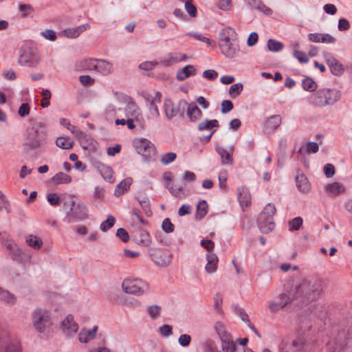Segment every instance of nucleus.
Here are the masks:
<instances>
[{
    "label": "nucleus",
    "mask_w": 352,
    "mask_h": 352,
    "mask_svg": "<svg viewBox=\"0 0 352 352\" xmlns=\"http://www.w3.org/2000/svg\"><path fill=\"white\" fill-rule=\"evenodd\" d=\"M334 322L331 338L327 344V352H343L351 337L352 321L347 319L338 324L336 321Z\"/></svg>",
    "instance_id": "1"
},
{
    "label": "nucleus",
    "mask_w": 352,
    "mask_h": 352,
    "mask_svg": "<svg viewBox=\"0 0 352 352\" xmlns=\"http://www.w3.org/2000/svg\"><path fill=\"white\" fill-rule=\"evenodd\" d=\"M321 293L320 287L308 280L296 283L289 291V295L292 297V300H299L305 304L318 299Z\"/></svg>",
    "instance_id": "2"
},
{
    "label": "nucleus",
    "mask_w": 352,
    "mask_h": 352,
    "mask_svg": "<svg viewBox=\"0 0 352 352\" xmlns=\"http://www.w3.org/2000/svg\"><path fill=\"white\" fill-rule=\"evenodd\" d=\"M47 136L45 125L41 122H34L26 130L24 145L30 150H36L45 144Z\"/></svg>",
    "instance_id": "3"
},
{
    "label": "nucleus",
    "mask_w": 352,
    "mask_h": 352,
    "mask_svg": "<svg viewBox=\"0 0 352 352\" xmlns=\"http://www.w3.org/2000/svg\"><path fill=\"white\" fill-rule=\"evenodd\" d=\"M340 97L341 92L336 89H320L311 96V104L318 107L333 105L340 100Z\"/></svg>",
    "instance_id": "4"
},
{
    "label": "nucleus",
    "mask_w": 352,
    "mask_h": 352,
    "mask_svg": "<svg viewBox=\"0 0 352 352\" xmlns=\"http://www.w3.org/2000/svg\"><path fill=\"white\" fill-rule=\"evenodd\" d=\"M31 318L33 327L41 333L45 332L53 324L51 313L46 309L36 308L32 311Z\"/></svg>",
    "instance_id": "5"
},
{
    "label": "nucleus",
    "mask_w": 352,
    "mask_h": 352,
    "mask_svg": "<svg viewBox=\"0 0 352 352\" xmlns=\"http://www.w3.org/2000/svg\"><path fill=\"white\" fill-rule=\"evenodd\" d=\"M122 289L126 294L140 296L149 292L150 285L143 279L127 278L122 281Z\"/></svg>",
    "instance_id": "6"
},
{
    "label": "nucleus",
    "mask_w": 352,
    "mask_h": 352,
    "mask_svg": "<svg viewBox=\"0 0 352 352\" xmlns=\"http://www.w3.org/2000/svg\"><path fill=\"white\" fill-rule=\"evenodd\" d=\"M306 344L307 340L302 335L294 338H285L279 346V352H302Z\"/></svg>",
    "instance_id": "7"
},
{
    "label": "nucleus",
    "mask_w": 352,
    "mask_h": 352,
    "mask_svg": "<svg viewBox=\"0 0 352 352\" xmlns=\"http://www.w3.org/2000/svg\"><path fill=\"white\" fill-rule=\"evenodd\" d=\"M133 145L138 153L141 155L145 160H149L155 155V147L147 139L136 138L133 141Z\"/></svg>",
    "instance_id": "8"
},
{
    "label": "nucleus",
    "mask_w": 352,
    "mask_h": 352,
    "mask_svg": "<svg viewBox=\"0 0 352 352\" xmlns=\"http://www.w3.org/2000/svg\"><path fill=\"white\" fill-rule=\"evenodd\" d=\"M39 63L40 55L36 48L24 47L21 50V54L19 58V63L20 65L35 67Z\"/></svg>",
    "instance_id": "9"
},
{
    "label": "nucleus",
    "mask_w": 352,
    "mask_h": 352,
    "mask_svg": "<svg viewBox=\"0 0 352 352\" xmlns=\"http://www.w3.org/2000/svg\"><path fill=\"white\" fill-rule=\"evenodd\" d=\"M149 255L155 265L160 267H166L172 261V254L166 249L151 248Z\"/></svg>",
    "instance_id": "10"
},
{
    "label": "nucleus",
    "mask_w": 352,
    "mask_h": 352,
    "mask_svg": "<svg viewBox=\"0 0 352 352\" xmlns=\"http://www.w3.org/2000/svg\"><path fill=\"white\" fill-rule=\"evenodd\" d=\"M2 245L6 249L9 255L13 261L18 263H22L24 261V254L21 249L12 239L9 238L5 239L1 237Z\"/></svg>",
    "instance_id": "11"
},
{
    "label": "nucleus",
    "mask_w": 352,
    "mask_h": 352,
    "mask_svg": "<svg viewBox=\"0 0 352 352\" xmlns=\"http://www.w3.org/2000/svg\"><path fill=\"white\" fill-rule=\"evenodd\" d=\"M79 329L78 323L74 320L72 314H68L60 324V330L62 333L67 337H72Z\"/></svg>",
    "instance_id": "12"
},
{
    "label": "nucleus",
    "mask_w": 352,
    "mask_h": 352,
    "mask_svg": "<svg viewBox=\"0 0 352 352\" xmlns=\"http://www.w3.org/2000/svg\"><path fill=\"white\" fill-rule=\"evenodd\" d=\"M292 298L291 296L285 294H281L269 302V309L271 313L276 314L284 308L288 303L291 302Z\"/></svg>",
    "instance_id": "13"
},
{
    "label": "nucleus",
    "mask_w": 352,
    "mask_h": 352,
    "mask_svg": "<svg viewBox=\"0 0 352 352\" xmlns=\"http://www.w3.org/2000/svg\"><path fill=\"white\" fill-rule=\"evenodd\" d=\"M188 102L185 100H181L177 107H175L173 101L168 98L164 100V108L166 116L168 119H171L179 113V109H183L187 106Z\"/></svg>",
    "instance_id": "14"
},
{
    "label": "nucleus",
    "mask_w": 352,
    "mask_h": 352,
    "mask_svg": "<svg viewBox=\"0 0 352 352\" xmlns=\"http://www.w3.org/2000/svg\"><path fill=\"white\" fill-rule=\"evenodd\" d=\"M322 56L331 69V73L335 76H340L344 72V67L331 53L323 52Z\"/></svg>",
    "instance_id": "15"
},
{
    "label": "nucleus",
    "mask_w": 352,
    "mask_h": 352,
    "mask_svg": "<svg viewBox=\"0 0 352 352\" xmlns=\"http://www.w3.org/2000/svg\"><path fill=\"white\" fill-rule=\"evenodd\" d=\"M219 47L221 53L228 58H232L236 56L240 50L239 40L219 44Z\"/></svg>",
    "instance_id": "16"
},
{
    "label": "nucleus",
    "mask_w": 352,
    "mask_h": 352,
    "mask_svg": "<svg viewBox=\"0 0 352 352\" xmlns=\"http://www.w3.org/2000/svg\"><path fill=\"white\" fill-rule=\"evenodd\" d=\"M236 40H239V38L234 29L226 27L219 32V44L229 43Z\"/></svg>",
    "instance_id": "17"
},
{
    "label": "nucleus",
    "mask_w": 352,
    "mask_h": 352,
    "mask_svg": "<svg viewBox=\"0 0 352 352\" xmlns=\"http://www.w3.org/2000/svg\"><path fill=\"white\" fill-rule=\"evenodd\" d=\"M187 56L185 54L170 53L160 60V63L166 67H169L178 62L185 60Z\"/></svg>",
    "instance_id": "18"
},
{
    "label": "nucleus",
    "mask_w": 352,
    "mask_h": 352,
    "mask_svg": "<svg viewBox=\"0 0 352 352\" xmlns=\"http://www.w3.org/2000/svg\"><path fill=\"white\" fill-rule=\"evenodd\" d=\"M125 114L127 118H134L137 122L142 120V113L138 105L133 102L127 103L125 108Z\"/></svg>",
    "instance_id": "19"
},
{
    "label": "nucleus",
    "mask_w": 352,
    "mask_h": 352,
    "mask_svg": "<svg viewBox=\"0 0 352 352\" xmlns=\"http://www.w3.org/2000/svg\"><path fill=\"white\" fill-rule=\"evenodd\" d=\"M258 226L261 232L268 233L273 230L275 227L273 218L264 217V214H260L258 219Z\"/></svg>",
    "instance_id": "20"
},
{
    "label": "nucleus",
    "mask_w": 352,
    "mask_h": 352,
    "mask_svg": "<svg viewBox=\"0 0 352 352\" xmlns=\"http://www.w3.org/2000/svg\"><path fill=\"white\" fill-rule=\"evenodd\" d=\"M327 194L331 197H336L345 192V186L340 182H333L324 186Z\"/></svg>",
    "instance_id": "21"
},
{
    "label": "nucleus",
    "mask_w": 352,
    "mask_h": 352,
    "mask_svg": "<svg viewBox=\"0 0 352 352\" xmlns=\"http://www.w3.org/2000/svg\"><path fill=\"white\" fill-rule=\"evenodd\" d=\"M98 330V327L94 325L92 329H88L83 328L78 333V340L81 343H87L89 341L94 340L96 338V333Z\"/></svg>",
    "instance_id": "22"
},
{
    "label": "nucleus",
    "mask_w": 352,
    "mask_h": 352,
    "mask_svg": "<svg viewBox=\"0 0 352 352\" xmlns=\"http://www.w3.org/2000/svg\"><path fill=\"white\" fill-rule=\"evenodd\" d=\"M133 241L138 245L145 247L149 246L151 243V238L149 233L144 230H140L133 234Z\"/></svg>",
    "instance_id": "23"
},
{
    "label": "nucleus",
    "mask_w": 352,
    "mask_h": 352,
    "mask_svg": "<svg viewBox=\"0 0 352 352\" xmlns=\"http://www.w3.org/2000/svg\"><path fill=\"white\" fill-rule=\"evenodd\" d=\"M86 207L81 201L76 202L74 199L71 201L70 211L68 215L76 218H80L85 214Z\"/></svg>",
    "instance_id": "24"
},
{
    "label": "nucleus",
    "mask_w": 352,
    "mask_h": 352,
    "mask_svg": "<svg viewBox=\"0 0 352 352\" xmlns=\"http://www.w3.org/2000/svg\"><path fill=\"white\" fill-rule=\"evenodd\" d=\"M89 28V24L85 23L76 28L66 29L63 30L62 33L67 38H76Z\"/></svg>",
    "instance_id": "25"
},
{
    "label": "nucleus",
    "mask_w": 352,
    "mask_h": 352,
    "mask_svg": "<svg viewBox=\"0 0 352 352\" xmlns=\"http://www.w3.org/2000/svg\"><path fill=\"white\" fill-rule=\"evenodd\" d=\"M72 133L76 136L82 147L84 149H88V147L92 143V140L86 133L80 130L78 128H72Z\"/></svg>",
    "instance_id": "26"
},
{
    "label": "nucleus",
    "mask_w": 352,
    "mask_h": 352,
    "mask_svg": "<svg viewBox=\"0 0 352 352\" xmlns=\"http://www.w3.org/2000/svg\"><path fill=\"white\" fill-rule=\"evenodd\" d=\"M296 184L299 191H300L302 193L307 194L311 191V184L307 177L303 174H300L296 176Z\"/></svg>",
    "instance_id": "27"
},
{
    "label": "nucleus",
    "mask_w": 352,
    "mask_h": 352,
    "mask_svg": "<svg viewBox=\"0 0 352 352\" xmlns=\"http://www.w3.org/2000/svg\"><path fill=\"white\" fill-rule=\"evenodd\" d=\"M135 199L139 202V204L140 205L144 214L147 217L151 216L152 211L151 210V203H150V200H149L148 196H146L144 194L138 193L135 196Z\"/></svg>",
    "instance_id": "28"
},
{
    "label": "nucleus",
    "mask_w": 352,
    "mask_h": 352,
    "mask_svg": "<svg viewBox=\"0 0 352 352\" xmlns=\"http://www.w3.org/2000/svg\"><path fill=\"white\" fill-rule=\"evenodd\" d=\"M251 9H256L266 15H271L272 10L263 4L260 0H245Z\"/></svg>",
    "instance_id": "29"
},
{
    "label": "nucleus",
    "mask_w": 352,
    "mask_h": 352,
    "mask_svg": "<svg viewBox=\"0 0 352 352\" xmlns=\"http://www.w3.org/2000/svg\"><path fill=\"white\" fill-rule=\"evenodd\" d=\"M113 70L112 63L103 59H98L96 72L106 76L110 74Z\"/></svg>",
    "instance_id": "30"
},
{
    "label": "nucleus",
    "mask_w": 352,
    "mask_h": 352,
    "mask_svg": "<svg viewBox=\"0 0 352 352\" xmlns=\"http://www.w3.org/2000/svg\"><path fill=\"white\" fill-rule=\"evenodd\" d=\"M311 316L325 321L327 318V311L323 304L318 303L311 306Z\"/></svg>",
    "instance_id": "31"
},
{
    "label": "nucleus",
    "mask_w": 352,
    "mask_h": 352,
    "mask_svg": "<svg viewBox=\"0 0 352 352\" xmlns=\"http://www.w3.org/2000/svg\"><path fill=\"white\" fill-rule=\"evenodd\" d=\"M207 263L206 265V271L209 274H212L217 271L218 257L212 252H208L206 255Z\"/></svg>",
    "instance_id": "32"
},
{
    "label": "nucleus",
    "mask_w": 352,
    "mask_h": 352,
    "mask_svg": "<svg viewBox=\"0 0 352 352\" xmlns=\"http://www.w3.org/2000/svg\"><path fill=\"white\" fill-rule=\"evenodd\" d=\"M238 198L242 207H248L251 202V195L249 190L243 186L239 188Z\"/></svg>",
    "instance_id": "33"
},
{
    "label": "nucleus",
    "mask_w": 352,
    "mask_h": 352,
    "mask_svg": "<svg viewBox=\"0 0 352 352\" xmlns=\"http://www.w3.org/2000/svg\"><path fill=\"white\" fill-rule=\"evenodd\" d=\"M0 352H21V347L16 340H12L1 346Z\"/></svg>",
    "instance_id": "34"
},
{
    "label": "nucleus",
    "mask_w": 352,
    "mask_h": 352,
    "mask_svg": "<svg viewBox=\"0 0 352 352\" xmlns=\"http://www.w3.org/2000/svg\"><path fill=\"white\" fill-rule=\"evenodd\" d=\"M232 148L230 151H227L226 148L222 147H217V151L218 154L221 156V163L223 164H232Z\"/></svg>",
    "instance_id": "35"
},
{
    "label": "nucleus",
    "mask_w": 352,
    "mask_h": 352,
    "mask_svg": "<svg viewBox=\"0 0 352 352\" xmlns=\"http://www.w3.org/2000/svg\"><path fill=\"white\" fill-rule=\"evenodd\" d=\"M196 73V70L192 65H188L184 67L182 69L177 72V78L179 80H184L191 75H194Z\"/></svg>",
    "instance_id": "36"
},
{
    "label": "nucleus",
    "mask_w": 352,
    "mask_h": 352,
    "mask_svg": "<svg viewBox=\"0 0 352 352\" xmlns=\"http://www.w3.org/2000/svg\"><path fill=\"white\" fill-rule=\"evenodd\" d=\"M132 184V179L130 177L126 178L120 182L116 187L114 195L116 197H120L130 187Z\"/></svg>",
    "instance_id": "37"
},
{
    "label": "nucleus",
    "mask_w": 352,
    "mask_h": 352,
    "mask_svg": "<svg viewBox=\"0 0 352 352\" xmlns=\"http://www.w3.org/2000/svg\"><path fill=\"white\" fill-rule=\"evenodd\" d=\"M98 59L88 58L80 61L78 63V67L87 71H94L97 67Z\"/></svg>",
    "instance_id": "38"
},
{
    "label": "nucleus",
    "mask_w": 352,
    "mask_h": 352,
    "mask_svg": "<svg viewBox=\"0 0 352 352\" xmlns=\"http://www.w3.org/2000/svg\"><path fill=\"white\" fill-rule=\"evenodd\" d=\"M187 114L190 120H197L201 115V111L195 102L187 104Z\"/></svg>",
    "instance_id": "39"
},
{
    "label": "nucleus",
    "mask_w": 352,
    "mask_h": 352,
    "mask_svg": "<svg viewBox=\"0 0 352 352\" xmlns=\"http://www.w3.org/2000/svg\"><path fill=\"white\" fill-rule=\"evenodd\" d=\"M52 182L56 185L69 184L72 182V177L65 173L59 172L52 178Z\"/></svg>",
    "instance_id": "40"
},
{
    "label": "nucleus",
    "mask_w": 352,
    "mask_h": 352,
    "mask_svg": "<svg viewBox=\"0 0 352 352\" xmlns=\"http://www.w3.org/2000/svg\"><path fill=\"white\" fill-rule=\"evenodd\" d=\"M222 342V349L224 352H234L235 351V344L231 335L221 339Z\"/></svg>",
    "instance_id": "41"
},
{
    "label": "nucleus",
    "mask_w": 352,
    "mask_h": 352,
    "mask_svg": "<svg viewBox=\"0 0 352 352\" xmlns=\"http://www.w3.org/2000/svg\"><path fill=\"white\" fill-rule=\"evenodd\" d=\"M282 122V118L279 115L271 116L266 122V127L272 131L276 129Z\"/></svg>",
    "instance_id": "42"
},
{
    "label": "nucleus",
    "mask_w": 352,
    "mask_h": 352,
    "mask_svg": "<svg viewBox=\"0 0 352 352\" xmlns=\"http://www.w3.org/2000/svg\"><path fill=\"white\" fill-rule=\"evenodd\" d=\"M0 300L6 303L12 305L16 302V297L9 291L0 287Z\"/></svg>",
    "instance_id": "43"
},
{
    "label": "nucleus",
    "mask_w": 352,
    "mask_h": 352,
    "mask_svg": "<svg viewBox=\"0 0 352 352\" xmlns=\"http://www.w3.org/2000/svg\"><path fill=\"white\" fill-rule=\"evenodd\" d=\"M74 142L67 137H59L56 139V145L63 149H70L72 148Z\"/></svg>",
    "instance_id": "44"
},
{
    "label": "nucleus",
    "mask_w": 352,
    "mask_h": 352,
    "mask_svg": "<svg viewBox=\"0 0 352 352\" xmlns=\"http://www.w3.org/2000/svg\"><path fill=\"white\" fill-rule=\"evenodd\" d=\"M267 49L271 52H278L283 49L284 45L283 43L270 38L267 41Z\"/></svg>",
    "instance_id": "45"
},
{
    "label": "nucleus",
    "mask_w": 352,
    "mask_h": 352,
    "mask_svg": "<svg viewBox=\"0 0 352 352\" xmlns=\"http://www.w3.org/2000/svg\"><path fill=\"white\" fill-rule=\"evenodd\" d=\"M219 126V122L217 120H206L204 121L201 122L198 125V129L200 131L209 130L212 129L213 127H217Z\"/></svg>",
    "instance_id": "46"
},
{
    "label": "nucleus",
    "mask_w": 352,
    "mask_h": 352,
    "mask_svg": "<svg viewBox=\"0 0 352 352\" xmlns=\"http://www.w3.org/2000/svg\"><path fill=\"white\" fill-rule=\"evenodd\" d=\"M208 204L206 201H200L197 205V218L202 219L207 214Z\"/></svg>",
    "instance_id": "47"
},
{
    "label": "nucleus",
    "mask_w": 352,
    "mask_h": 352,
    "mask_svg": "<svg viewBox=\"0 0 352 352\" xmlns=\"http://www.w3.org/2000/svg\"><path fill=\"white\" fill-rule=\"evenodd\" d=\"M26 242L29 246L34 249H39L43 244L41 238L34 235H30L26 239Z\"/></svg>",
    "instance_id": "48"
},
{
    "label": "nucleus",
    "mask_w": 352,
    "mask_h": 352,
    "mask_svg": "<svg viewBox=\"0 0 352 352\" xmlns=\"http://www.w3.org/2000/svg\"><path fill=\"white\" fill-rule=\"evenodd\" d=\"M160 98H158V100H152L149 104L148 107V111L150 114L156 118H158L160 116V111L157 107V104L160 103Z\"/></svg>",
    "instance_id": "49"
},
{
    "label": "nucleus",
    "mask_w": 352,
    "mask_h": 352,
    "mask_svg": "<svg viewBox=\"0 0 352 352\" xmlns=\"http://www.w3.org/2000/svg\"><path fill=\"white\" fill-rule=\"evenodd\" d=\"M116 223V218L112 215H108L107 220L101 223L100 228L102 232L108 231Z\"/></svg>",
    "instance_id": "50"
},
{
    "label": "nucleus",
    "mask_w": 352,
    "mask_h": 352,
    "mask_svg": "<svg viewBox=\"0 0 352 352\" xmlns=\"http://www.w3.org/2000/svg\"><path fill=\"white\" fill-rule=\"evenodd\" d=\"M302 88L307 91H314L317 89L316 82L311 78H306L302 82Z\"/></svg>",
    "instance_id": "51"
},
{
    "label": "nucleus",
    "mask_w": 352,
    "mask_h": 352,
    "mask_svg": "<svg viewBox=\"0 0 352 352\" xmlns=\"http://www.w3.org/2000/svg\"><path fill=\"white\" fill-rule=\"evenodd\" d=\"M303 220L300 217H295L288 223L289 230L291 232L298 230L302 226Z\"/></svg>",
    "instance_id": "52"
},
{
    "label": "nucleus",
    "mask_w": 352,
    "mask_h": 352,
    "mask_svg": "<svg viewBox=\"0 0 352 352\" xmlns=\"http://www.w3.org/2000/svg\"><path fill=\"white\" fill-rule=\"evenodd\" d=\"M243 86L241 82H238L231 85L229 88V94L230 96L234 98H236L243 91Z\"/></svg>",
    "instance_id": "53"
},
{
    "label": "nucleus",
    "mask_w": 352,
    "mask_h": 352,
    "mask_svg": "<svg viewBox=\"0 0 352 352\" xmlns=\"http://www.w3.org/2000/svg\"><path fill=\"white\" fill-rule=\"evenodd\" d=\"M99 173L104 180L110 183L113 182V170L111 167L105 166Z\"/></svg>",
    "instance_id": "54"
},
{
    "label": "nucleus",
    "mask_w": 352,
    "mask_h": 352,
    "mask_svg": "<svg viewBox=\"0 0 352 352\" xmlns=\"http://www.w3.org/2000/svg\"><path fill=\"white\" fill-rule=\"evenodd\" d=\"M214 329L220 339L230 335L226 329L225 325L221 322H217Z\"/></svg>",
    "instance_id": "55"
},
{
    "label": "nucleus",
    "mask_w": 352,
    "mask_h": 352,
    "mask_svg": "<svg viewBox=\"0 0 352 352\" xmlns=\"http://www.w3.org/2000/svg\"><path fill=\"white\" fill-rule=\"evenodd\" d=\"M276 211L275 206L273 204L270 203L266 205L260 214H264V217H267L268 218H273Z\"/></svg>",
    "instance_id": "56"
},
{
    "label": "nucleus",
    "mask_w": 352,
    "mask_h": 352,
    "mask_svg": "<svg viewBox=\"0 0 352 352\" xmlns=\"http://www.w3.org/2000/svg\"><path fill=\"white\" fill-rule=\"evenodd\" d=\"M146 310L152 319H156L160 316L161 307L158 305H153L148 306Z\"/></svg>",
    "instance_id": "57"
},
{
    "label": "nucleus",
    "mask_w": 352,
    "mask_h": 352,
    "mask_svg": "<svg viewBox=\"0 0 352 352\" xmlns=\"http://www.w3.org/2000/svg\"><path fill=\"white\" fill-rule=\"evenodd\" d=\"M219 186L221 189L226 188V181L228 179V173L226 170H221L219 173Z\"/></svg>",
    "instance_id": "58"
},
{
    "label": "nucleus",
    "mask_w": 352,
    "mask_h": 352,
    "mask_svg": "<svg viewBox=\"0 0 352 352\" xmlns=\"http://www.w3.org/2000/svg\"><path fill=\"white\" fill-rule=\"evenodd\" d=\"M187 35L196 38L197 40L201 41L207 43L209 45H214V41L210 40L209 38L204 36L201 34L195 32H188Z\"/></svg>",
    "instance_id": "59"
},
{
    "label": "nucleus",
    "mask_w": 352,
    "mask_h": 352,
    "mask_svg": "<svg viewBox=\"0 0 352 352\" xmlns=\"http://www.w3.org/2000/svg\"><path fill=\"white\" fill-rule=\"evenodd\" d=\"M184 186V184H178L177 182L173 185L167 184L166 188L168 189L171 194L176 195L183 190Z\"/></svg>",
    "instance_id": "60"
},
{
    "label": "nucleus",
    "mask_w": 352,
    "mask_h": 352,
    "mask_svg": "<svg viewBox=\"0 0 352 352\" xmlns=\"http://www.w3.org/2000/svg\"><path fill=\"white\" fill-rule=\"evenodd\" d=\"M176 157H177L176 154L173 152H169V153H165L164 155H163L162 156L161 162L164 165H168L170 163L175 161V160L176 159Z\"/></svg>",
    "instance_id": "61"
},
{
    "label": "nucleus",
    "mask_w": 352,
    "mask_h": 352,
    "mask_svg": "<svg viewBox=\"0 0 352 352\" xmlns=\"http://www.w3.org/2000/svg\"><path fill=\"white\" fill-rule=\"evenodd\" d=\"M47 201L50 205L56 206L60 203V197L56 193H50L47 195Z\"/></svg>",
    "instance_id": "62"
},
{
    "label": "nucleus",
    "mask_w": 352,
    "mask_h": 352,
    "mask_svg": "<svg viewBox=\"0 0 352 352\" xmlns=\"http://www.w3.org/2000/svg\"><path fill=\"white\" fill-rule=\"evenodd\" d=\"M162 228L165 232L170 233L174 231L175 226L168 218H166L162 221Z\"/></svg>",
    "instance_id": "63"
},
{
    "label": "nucleus",
    "mask_w": 352,
    "mask_h": 352,
    "mask_svg": "<svg viewBox=\"0 0 352 352\" xmlns=\"http://www.w3.org/2000/svg\"><path fill=\"white\" fill-rule=\"evenodd\" d=\"M159 332L164 337H168L173 333V328L170 325L164 324L159 327Z\"/></svg>",
    "instance_id": "64"
}]
</instances>
